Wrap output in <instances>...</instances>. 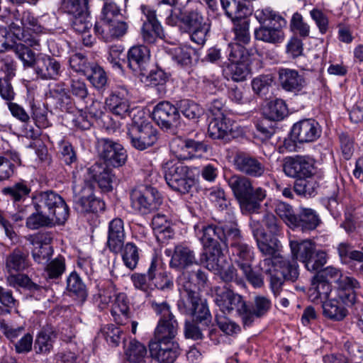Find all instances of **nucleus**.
Returning a JSON list of instances; mask_svg holds the SVG:
<instances>
[{
    "instance_id": "1",
    "label": "nucleus",
    "mask_w": 363,
    "mask_h": 363,
    "mask_svg": "<svg viewBox=\"0 0 363 363\" xmlns=\"http://www.w3.org/2000/svg\"><path fill=\"white\" fill-rule=\"evenodd\" d=\"M250 227L260 252L269 257L264 259L262 264L269 267L270 264L279 267L286 279H297L298 277V265L295 261L290 262L279 255L281 244L274 236L267 235L262 228L259 221L251 219Z\"/></svg>"
},
{
    "instance_id": "2",
    "label": "nucleus",
    "mask_w": 363,
    "mask_h": 363,
    "mask_svg": "<svg viewBox=\"0 0 363 363\" xmlns=\"http://www.w3.org/2000/svg\"><path fill=\"white\" fill-rule=\"evenodd\" d=\"M180 300L178 301L179 310L189 314L198 322L207 324L211 320V313L206 301L199 296V287L193 284L189 275L182 273L177 278Z\"/></svg>"
},
{
    "instance_id": "3",
    "label": "nucleus",
    "mask_w": 363,
    "mask_h": 363,
    "mask_svg": "<svg viewBox=\"0 0 363 363\" xmlns=\"http://www.w3.org/2000/svg\"><path fill=\"white\" fill-rule=\"evenodd\" d=\"M13 50L24 67H33L38 77L43 80H57L63 69L60 62L48 55L35 56L30 48L22 44H16Z\"/></svg>"
},
{
    "instance_id": "4",
    "label": "nucleus",
    "mask_w": 363,
    "mask_h": 363,
    "mask_svg": "<svg viewBox=\"0 0 363 363\" xmlns=\"http://www.w3.org/2000/svg\"><path fill=\"white\" fill-rule=\"evenodd\" d=\"M234 196L239 201L242 208L249 213L257 212L267 196L262 187L254 188L252 181L245 176L233 174L225 177Z\"/></svg>"
},
{
    "instance_id": "5",
    "label": "nucleus",
    "mask_w": 363,
    "mask_h": 363,
    "mask_svg": "<svg viewBox=\"0 0 363 363\" xmlns=\"http://www.w3.org/2000/svg\"><path fill=\"white\" fill-rule=\"evenodd\" d=\"M194 231L203 247L201 261L210 259L213 262L212 257L222 252L219 241L223 240L225 230L216 223L201 221L194 225Z\"/></svg>"
},
{
    "instance_id": "6",
    "label": "nucleus",
    "mask_w": 363,
    "mask_h": 363,
    "mask_svg": "<svg viewBox=\"0 0 363 363\" xmlns=\"http://www.w3.org/2000/svg\"><path fill=\"white\" fill-rule=\"evenodd\" d=\"M144 112L138 111L128 128V135L133 147L144 150L157 140V131L152 123L144 118Z\"/></svg>"
},
{
    "instance_id": "7",
    "label": "nucleus",
    "mask_w": 363,
    "mask_h": 363,
    "mask_svg": "<svg viewBox=\"0 0 363 363\" xmlns=\"http://www.w3.org/2000/svg\"><path fill=\"white\" fill-rule=\"evenodd\" d=\"M162 169L167 185L175 191L186 194L195 184L191 169L181 162L169 160Z\"/></svg>"
},
{
    "instance_id": "8",
    "label": "nucleus",
    "mask_w": 363,
    "mask_h": 363,
    "mask_svg": "<svg viewBox=\"0 0 363 363\" xmlns=\"http://www.w3.org/2000/svg\"><path fill=\"white\" fill-rule=\"evenodd\" d=\"M152 307L160 315V318L155 330L154 338L150 342H177L174 338L177 334L178 323L171 312L169 306L165 302L152 303Z\"/></svg>"
},
{
    "instance_id": "9",
    "label": "nucleus",
    "mask_w": 363,
    "mask_h": 363,
    "mask_svg": "<svg viewBox=\"0 0 363 363\" xmlns=\"http://www.w3.org/2000/svg\"><path fill=\"white\" fill-rule=\"evenodd\" d=\"M180 28L190 35L192 42L203 45L206 41V36L210 30V23L203 13L199 10H191L181 15Z\"/></svg>"
},
{
    "instance_id": "10",
    "label": "nucleus",
    "mask_w": 363,
    "mask_h": 363,
    "mask_svg": "<svg viewBox=\"0 0 363 363\" xmlns=\"http://www.w3.org/2000/svg\"><path fill=\"white\" fill-rule=\"evenodd\" d=\"M36 205L50 218H52L55 224H64L69 217L68 206L62 197L54 191L41 192Z\"/></svg>"
},
{
    "instance_id": "11",
    "label": "nucleus",
    "mask_w": 363,
    "mask_h": 363,
    "mask_svg": "<svg viewBox=\"0 0 363 363\" xmlns=\"http://www.w3.org/2000/svg\"><path fill=\"white\" fill-rule=\"evenodd\" d=\"M83 177V182L81 184H76L77 179H74L73 191L74 199L77 205L80 207L81 211L96 213L104 211L105 208L104 202L94 195V183L87 178V176ZM79 176L77 177V179Z\"/></svg>"
},
{
    "instance_id": "12",
    "label": "nucleus",
    "mask_w": 363,
    "mask_h": 363,
    "mask_svg": "<svg viewBox=\"0 0 363 363\" xmlns=\"http://www.w3.org/2000/svg\"><path fill=\"white\" fill-rule=\"evenodd\" d=\"M162 203L159 191L150 186L143 189H133L130 194V205L133 210L140 214H147L157 209Z\"/></svg>"
},
{
    "instance_id": "13",
    "label": "nucleus",
    "mask_w": 363,
    "mask_h": 363,
    "mask_svg": "<svg viewBox=\"0 0 363 363\" xmlns=\"http://www.w3.org/2000/svg\"><path fill=\"white\" fill-rule=\"evenodd\" d=\"M171 152L179 160H191L199 157L207 152V146L201 142L194 140H184L176 138L169 143Z\"/></svg>"
},
{
    "instance_id": "14",
    "label": "nucleus",
    "mask_w": 363,
    "mask_h": 363,
    "mask_svg": "<svg viewBox=\"0 0 363 363\" xmlns=\"http://www.w3.org/2000/svg\"><path fill=\"white\" fill-rule=\"evenodd\" d=\"M98 150L100 157L108 165L114 167L125 164L127 155L123 147L118 143L108 138H101L98 142Z\"/></svg>"
},
{
    "instance_id": "15",
    "label": "nucleus",
    "mask_w": 363,
    "mask_h": 363,
    "mask_svg": "<svg viewBox=\"0 0 363 363\" xmlns=\"http://www.w3.org/2000/svg\"><path fill=\"white\" fill-rule=\"evenodd\" d=\"M141 11L145 16L140 28V35L143 41L148 44L156 42L157 38L164 37L162 26L157 18L155 11L146 6H141Z\"/></svg>"
},
{
    "instance_id": "16",
    "label": "nucleus",
    "mask_w": 363,
    "mask_h": 363,
    "mask_svg": "<svg viewBox=\"0 0 363 363\" xmlns=\"http://www.w3.org/2000/svg\"><path fill=\"white\" fill-rule=\"evenodd\" d=\"M26 240L33 245L32 256L38 264L46 263L52 255L53 250L50 244L52 240L50 232H40L29 235Z\"/></svg>"
},
{
    "instance_id": "17",
    "label": "nucleus",
    "mask_w": 363,
    "mask_h": 363,
    "mask_svg": "<svg viewBox=\"0 0 363 363\" xmlns=\"http://www.w3.org/2000/svg\"><path fill=\"white\" fill-rule=\"evenodd\" d=\"M214 301L225 315L244 311L246 303L241 296L226 287L217 290Z\"/></svg>"
},
{
    "instance_id": "18",
    "label": "nucleus",
    "mask_w": 363,
    "mask_h": 363,
    "mask_svg": "<svg viewBox=\"0 0 363 363\" xmlns=\"http://www.w3.org/2000/svg\"><path fill=\"white\" fill-rule=\"evenodd\" d=\"M87 176L94 184L97 183L99 188L103 191H110L112 190L113 175L109 169L99 164H94L90 167L82 168L79 171L73 173V178L77 180L81 176Z\"/></svg>"
},
{
    "instance_id": "19",
    "label": "nucleus",
    "mask_w": 363,
    "mask_h": 363,
    "mask_svg": "<svg viewBox=\"0 0 363 363\" xmlns=\"http://www.w3.org/2000/svg\"><path fill=\"white\" fill-rule=\"evenodd\" d=\"M283 169L288 177L298 179L309 178L313 174L314 162L308 156L291 157L286 160Z\"/></svg>"
},
{
    "instance_id": "20",
    "label": "nucleus",
    "mask_w": 363,
    "mask_h": 363,
    "mask_svg": "<svg viewBox=\"0 0 363 363\" xmlns=\"http://www.w3.org/2000/svg\"><path fill=\"white\" fill-rule=\"evenodd\" d=\"M128 96V91L124 87H118L114 90L106 99L105 104L108 111L121 119L129 116L132 109Z\"/></svg>"
},
{
    "instance_id": "21",
    "label": "nucleus",
    "mask_w": 363,
    "mask_h": 363,
    "mask_svg": "<svg viewBox=\"0 0 363 363\" xmlns=\"http://www.w3.org/2000/svg\"><path fill=\"white\" fill-rule=\"evenodd\" d=\"M321 134L318 123L313 119H305L295 123L291 130V138L299 143L316 140Z\"/></svg>"
},
{
    "instance_id": "22",
    "label": "nucleus",
    "mask_w": 363,
    "mask_h": 363,
    "mask_svg": "<svg viewBox=\"0 0 363 363\" xmlns=\"http://www.w3.org/2000/svg\"><path fill=\"white\" fill-rule=\"evenodd\" d=\"M234 168L252 177H260L265 172V167L257 157L245 152H238L233 157Z\"/></svg>"
},
{
    "instance_id": "23",
    "label": "nucleus",
    "mask_w": 363,
    "mask_h": 363,
    "mask_svg": "<svg viewBox=\"0 0 363 363\" xmlns=\"http://www.w3.org/2000/svg\"><path fill=\"white\" fill-rule=\"evenodd\" d=\"M152 118L162 128L177 125L179 119L178 108L169 101H162L152 111Z\"/></svg>"
},
{
    "instance_id": "24",
    "label": "nucleus",
    "mask_w": 363,
    "mask_h": 363,
    "mask_svg": "<svg viewBox=\"0 0 363 363\" xmlns=\"http://www.w3.org/2000/svg\"><path fill=\"white\" fill-rule=\"evenodd\" d=\"M128 67L135 74L144 75L150 57V52L145 45L132 46L126 55Z\"/></svg>"
},
{
    "instance_id": "25",
    "label": "nucleus",
    "mask_w": 363,
    "mask_h": 363,
    "mask_svg": "<svg viewBox=\"0 0 363 363\" xmlns=\"http://www.w3.org/2000/svg\"><path fill=\"white\" fill-rule=\"evenodd\" d=\"M126 234L124 223L121 218H116L108 223L106 245L108 250L118 254L125 242Z\"/></svg>"
},
{
    "instance_id": "26",
    "label": "nucleus",
    "mask_w": 363,
    "mask_h": 363,
    "mask_svg": "<svg viewBox=\"0 0 363 363\" xmlns=\"http://www.w3.org/2000/svg\"><path fill=\"white\" fill-rule=\"evenodd\" d=\"M164 252L166 256L172 257L169 262L170 267L177 270L184 269L196 263L194 251L184 245L176 246L173 253L171 249H165Z\"/></svg>"
},
{
    "instance_id": "27",
    "label": "nucleus",
    "mask_w": 363,
    "mask_h": 363,
    "mask_svg": "<svg viewBox=\"0 0 363 363\" xmlns=\"http://www.w3.org/2000/svg\"><path fill=\"white\" fill-rule=\"evenodd\" d=\"M149 348L152 359L154 358L160 363H174L180 354L177 342H150Z\"/></svg>"
},
{
    "instance_id": "28",
    "label": "nucleus",
    "mask_w": 363,
    "mask_h": 363,
    "mask_svg": "<svg viewBox=\"0 0 363 363\" xmlns=\"http://www.w3.org/2000/svg\"><path fill=\"white\" fill-rule=\"evenodd\" d=\"M359 287L354 277L342 275L337 281V296L345 306H352L357 299L356 290Z\"/></svg>"
},
{
    "instance_id": "29",
    "label": "nucleus",
    "mask_w": 363,
    "mask_h": 363,
    "mask_svg": "<svg viewBox=\"0 0 363 363\" xmlns=\"http://www.w3.org/2000/svg\"><path fill=\"white\" fill-rule=\"evenodd\" d=\"M9 27L13 35L22 42L19 44H22L28 48H33L38 51L41 50L40 33L43 30L38 31L33 29H22L21 26L15 22H12Z\"/></svg>"
},
{
    "instance_id": "30",
    "label": "nucleus",
    "mask_w": 363,
    "mask_h": 363,
    "mask_svg": "<svg viewBox=\"0 0 363 363\" xmlns=\"http://www.w3.org/2000/svg\"><path fill=\"white\" fill-rule=\"evenodd\" d=\"M218 255L212 257L214 258L213 262H210V259L203 261L206 268L214 272L215 274H219L224 281H232L236 277L235 267L227 263L223 252Z\"/></svg>"
},
{
    "instance_id": "31",
    "label": "nucleus",
    "mask_w": 363,
    "mask_h": 363,
    "mask_svg": "<svg viewBox=\"0 0 363 363\" xmlns=\"http://www.w3.org/2000/svg\"><path fill=\"white\" fill-rule=\"evenodd\" d=\"M8 284L13 288L21 287L29 291L36 299L45 296L48 289L33 283L30 279L22 274H9L6 277Z\"/></svg>"
},
{
    "instance_id": "32",
    "label": "nucleus",
    "mask_w": 363,
    "mask_h": 363,
    "mask_svg": "<svg viewBox=\"0 0 363 363\" xmlns=\"http://www.w3.org/2000/svg\"><path fill=\"white\" fill-rule=\"evenodd\" d=\"M279 77L282 88L287 91L298 92L306 85L304 77L296 69L281 68L279 70Z\"/></svg>"
},
{
    "instance_id": "33",
    "label": "nucleus",
    "mask_w": 363,
    "mask_h": 363,
    "mask_svg": "<svg viewBox=\"0 0 363 363\" xmlns=\"http://www.w3.org/2000/svg\"><path fill=\"white\" fill-rule=\"evenodd\" d=\"M230 250L233 260L240 269L249 270V266L252 265L254 259L252 247L243 241L230 244Z\"/></svg>"
},
{
    "instance_id": "34",
    "label": "nucleus",
    "mask_w": 363,
    "mask_h": 363,
    "mask_svg": "<svg viewBox=\"0 0 363 363\" xmlns=\"http://www.w3.org/2000/svg\"><path fill=\"white\" fill-rule=\"evenodd\" d=\"M285 27L260 24V26L255 30V38L256 40L264 43L273 45L280 44L284 42L286 37L284 31Z\"/></svg>"
},
{
    "instance_id": "35",
    "label": "nucleus",
    "mask_w": 363,
    "mask_h": 363,
    "mask_svg": "<svg viewBox=\"0 0 363 363\" xmlns=\"http://www.w3.org/2000/svg\"><path fill=\"white\" fill-rule=\"evenodd\" d=\"M124 354L129 363H152L151 356L147 354L144 345L136 340H130L124 345Z\"/></svg>"
},
{
    "instance_id": "36",
    "label": "nucleus",
    "mask_w": 363,
    "mask_h": 363,
    "mask_svg": "<svg viewBox=\"0 0 363 363\" xmlns=\"http://www.w3.org/2000/svg\"><path fill=\"white\" fill-rule=\"evenodd\" d=\"M233 130V121L227 116L212 118L208 128V136L214 140L229 138Z\"/></svg>"
},
{
    "instance_id": "37",
    "label": "nucleus",
    "mask_w": 363,
    "mask_h": 363,
    "mask_svg": "<svg viewBox=\"0 0 363 363\" xmlns=\"http://www.w3.org/2000/svg\"><path fill=\"white\" fill-rule=\"evenodd\" d=\"M332 292L330 283L320 276H315L311 281L308 291V296L312 302H321L327 301Z\"/></svg>"
},
{
    "instance_id": "38",
    "label": "nucleus",
    "mask_w": 363,
    "mask_h": 363,
    "mask_svg": "<svg viewBox=\"0 0 363 363\" xmlns=\"http://www.w3.org/2000/svg\"><path fill=\"white\" fill-rule=\"evenodd\" d=\"M321 223L317 212L309 208H301L298 216H296V224L292 228H299L303 232L315 230Z\"/></svg>"
},
{
    "instance_id": "39",
    "label": "nucleus",
    "mask_w": 363,
    "mask_h": 363,
    "mask_svg": "<svg viewBox=\"0 0 363 363\" xmlns=\"http://www.w3.org/2000/svg\"><path fill=\"white\" fill-rule=\"evenodd\" d=\"M315 246V243L308 239L290 238L289 247L294 259L291 262L295 261L296 262V260H298L304 263L312 255ZM289 261L291 262V260Z\"/></svg>"
},
{
    "instance_id": "40",
    "label": "nucleus",
    "mask_w": 363,
    "mask_h": 363,
    "mask_svg": "<svg viewBox=\"0 0 363 363\" xmlns=\"http://www.w3.org/2000/svg\"><path fill=\"white\" fill-rule=\"evenodd\" d=\"M111 313L116 323L123 325L128 318L129 301L125 293L116 292L112 301Z\"/></svg>"
},
{
    "instance_id": "41",
    "label": "nucleus",
    "mask_w": 363,
    "mask_h": 363,
    "mask_svg": "<svg viewBox=\"0 0 363 363\" xmlns=\"http://www.w3.org/2000/svg\"><path fill=\"white\" fill-rule=\"evenodd\" d=\"M47 96L55 99L57 107L62 111H68L71 108L72 98L65 88V83L50 84Z\"/></svg>"
},
{
    "instance_id": "42",
    "label": "nucleus",
    "mask_w": 363,
    "mask_h": 363,
    "mask_svg": "<svg viewBox=\"0 0 363 363\" xmlns=\"http://www.w3.org/2000/svg\"><path fill=\"white\" fill-rule=\"evenodd\" d=\"M233 23V33L234 37L233 38V43H240L246 45L250 42V21L247 18H244L242 15H235L232 19Z\"/></svg>"
},
{
    "instance_id": "43",
    "label": "nucleus",
    "mask_w": 363,
    "mask_h": 363,
    "mask_svg": "<svg viewBox=\"0 0 363 363\" xmlns=\"http://www.w3.org/2000/svg\"><path fill=\"white\" fill-rule=\"evenodd\" d=\"M152 226L160 242H163L174 235L172 222L165 215L160 213L155 215L152 220Z\"/></svg>"
},
{
    "instance_id": "44",
    "label": "nucleus",
    "mask_w": 363,
    "mask_h": 363,
    "mask_svg": "<svg viewBox=\"0 0 363 363\" xmlns=\"http://www.w3.org/2000/svg\"><path fill=\"white\" fill-rule=\"evenodd\" d=\"M255 17L260 24L271 26H286V20L278 11L270 7L257 9L255 12Z\"/></svg>"
},
{
    "instance_id": "45",
    "label": "nucleus",
    "mask_w": 363,
    "mask_h": 363,
    "mask_svg": "<svg viewBox=\"0 0 363 363\" xmlns=\"http://www.w3.org/2000/svg\"><path fill=\"white\" fill-rule=\"evenodd\" d=\"M323 314L330 320L340 321L347 315V310L337 299H328L322 303Z\"/></svg>"
},
{
    "instance_id": "46",
    "label": "nucleus",
    "mask_w": 363,
    "mask_h": 363,
    "mask_svg": "<svg viewBox=\"0 0 363 363\" xmlns=\"http://www.w3.org/2000/svg\"><path fill=\"white\" fill-rule=\"evenodd\" d=\"M156 265L150 263L147 274H133L130 279L134 286L144 292L153 290L152 280L155 278Z\"/></svg>"
},
{
    "instance_id": "47",
    "label": "nucleus",
    "mask_w": 363,
    "mask_h": 363,
    "mask_svg": "<svg viewBox=\"0 0 363 363\" xmlns=\"http://www.w3.org/2000/svg\"><path fill=\"white\" fill-rule=\"evenodd\" d=\"M116 289L112 282L107 281L101 288L98 293L94 295L93 301L95 304L101 309L106 308L109 303L112 302L116 294Z\"/></svg>"
},
{
    "instance_id": "48",
    "label": "nucleus",
    "mask_w": 363,
    "mask_h": 363,
    "mask_svg": "<svg viewBox=\"0 0 363 363\" xmlns=\"http://www.w3.org/2000/svg\"><path fill=\"white\" fill-rule=\"evenodd\" d=\"M29 266L26 254L20 250H14L6 258V267L9 274L25 270Z\"/></svg>"
},
{
    "instance_id": "49",
    "label": "nucleus",
    "mask_w": 363,
    "mask_h": 363,
    "mask_svg": "<svg viewBox=\"0 0 363 363\" xmlns=\"http://www.w3.org/2000/svg\"><path fill=\"white\" fill-rule=\"evenodd\" d=\"M151 263L156 265L155 278L152 280L153 289L157 288L164 290L171 288L173 286L172 278L163 270L160 260L157 257H153Z\"/></svg>"
},
{
    "instance_id": "50",
    "label": "nucleus",
    "mask_w": 363,
    "mask_h": 363,
    "mask_svg": "<svg viewBox=\"0 0 363 363\" xmlns=\"http://www.w3.org/2000/svg\"><path fill=\"white\" fill-rule=\"evenodd\" d=\"M265 272L267 273H269L270 274V279H269V288L273 293L274 296H277L279 295L282 286L284 284V280H289L291 281H294L296 279H286L280 268L278 267H276L274 265H272V267H268L265 269Z\"/></svg>"
},
{
    "instance_id": "51",
    "label": "nucleus",
    "mask_w": 363,
    "mask_h": 363,
    "mask_svg": "<svg viewBox=\"0 0 363 363\" xmlns=\"http://www.w3.org/2000/svg\"><path fill=\"white\" fill-rule=\"evenodd\" d=\"M123 262L129 269H134L139 261V250L138 247L133 242H127L123 244L121 251Z\"/></svg>"
},
{
    "instance_id": "52",
    "label": "nucleus",
    "mask_w": 363,
    "mask_h": 363,
    "mask_svg": "<svg viewBox=\"0 0 363 363\" xmlns=\"http://www.w3.org/2000/svg\"><path fill=\"white\" fill-rule=\"evenodd\" d=\"M288 113L289 111L285 101L277 99L268 104L266 115L271 121H281L288 115Z\"/></svg>"
},
{
    "instance_id": "53",
    "label": "nucleus",
    "mask_w": 363,
    "mask_h": 363,
    "mask_svg": "<svg viewBox=\"0 0 363 363\" xmlns=\"http://www.w3.org/2000/svg\"><path fill=\"white\" fill-rule=\"evenodd\" d=\"M226 55L230 63L250 62V55L245 45L238 43H230L226 50Z\"/></svg>"
},
{
    "instance_id": "54",
    "label": "nucleus",
    "mask_w": 363,
    "mask_h": 363,
    "mask_svg": "<svg viewBox=\"0 0 363 363\" xmlns=\"http://www.w3.org/2000/svg\"><path fill=\"white\" fill-rule=\"evenodd\" d=\"M195 50L191 46H177L168 50L172 60L181 65H187L191 62V56Z\"/></svg>"
},
{
    "instance_id": "55",
    "label": "nucleus",
    "mask_w": 363,
    "mask_h": 363,
    "mask_svg": "<svg viewBox=\"0 0 363 363\" xmlns=\"http://www.w3.org/2000/svg\"><path fill=\"white\" fill-rule=\"evenodd\" d=\"M67 289L82 301L87 296L86 286L76 272H72L67 277Z\"/></svg>"
},
{
    "instance_id": "56",
    "label": "nucleus",
    "mask_w": 363,
    "mask_h": 363,
    "mask_svg": "<svg viewBox=\"0 0 363 363\" xmlns=\"http://www.w3.org/2000/svg\"><path fill=\"white\" fill-rule=\"evenodd\" d=\"M36 213H32L26 220V226L32 230H36L41 227L52 226L55 223L52 221V218H50L43 210L37 208L35 205Z\"/></svg>"
},
{
    "instance_id": "57",
    "label": "nucleus",
    "mask_w": 363,
    "mask_h": 363,
    "mask_svg": "<svg viewBox=\"0 0 363 363\" xmlns=\"http://www.w3.org/2000/svg\"><path fill=\"white\" fill-rule=\"evenodd\" d=\"M274 211L277 215L290 228L296 222V215L292 207L283 201H277L275 203Z\"/></svg>"
},
{
    "instance_id": "58",
    "label": "nucleus",
    "mask_w": 363,
    "mask_h": 363,
    "mask_svg": "<svg viewBox=\"0 0 363 363\" xmlns=\"http://www.w3.org/2000/svg\"><path fill=\"white\" fill-rule=\"evenodd\" d=\"M226 71L233 81L242 82L250 74V62L229 63Z\"/></svg>"
},
{
    "instance_id": "59",
    "label": "nucleus",
    "mask_w": 363,
    "mask_h": 363,
    "mask_svg": "<svg viewBox=\"0 0 363 363\" xmlns=\"http://www.w3.org/2000/svg\"><path fill=\"white\" fill-rule=\"evenodd\" d=\"M2 192L4 194L9 196L14 201H20L28 196L30 189L26 182L22 181L3 189Z\"/></svg>"
},
{
    "instance_id": "60",
    "label": "nucleus",
    "mask_w": 363,
    "mask_h": 363,
    "mask_svg": "<svg viewBox=\"0 0 363 363\" xmlns=\"http://www.w3.org/2000/svg\"><path fill=\"white\" fill-rule=\"evenodd\" d=\"M179 109L184 116L189 120L198 119L203 112L199 104L189 99L180 101Z\"/></svg>"
},
{
    "instance_id": "61",
    "label": "nucleus",
    "mask_w": 363,
    "mask_h": 363,
    "mask_svg": "<svg viewBox=\"0 0 363 363\" xmlns=\"http://www.w3.org/2000/svg\"><path fill=\"white\" fill-rule=\"evenodd\" d=\"M55 335L52 333L40 331L35 342L36 353L47 354L52 349Z\"/></svg>"
},
{
    "instance_id": "62",
    "label": "nucleus",
    "mask_w": 363,
    "mask_h": 363,
    "mask_svg": "<svg viewBox=\"0 0 363 363\" xmlns=\"http://www.w3.org/2000/svg\"><path fill=\"white\" fill-rule=\"evenodd\" d=\"M328 261V255L323 250H313L312 255L303 263L305 267L311 272L318 271L321 269Z\"/></svg>"
},
{
    "instance_id": "63",
    "label": "nucleus",
    "mask_w": 363,
    "mask_h": 363,
    "mask_svg": "<svg viewBox=\"0 0 363 363\" xmlns=\"http://www.w3.org/2000/svg\"><path fill=\"white\" fill-rule=\"evenodd\" d=\"M65 271V261L62 256H58L50 262L45 269L47 279L60 278Z\"/></svg>"
},
{
    "instance_id": "64",
    "label": "nucleus",
    "mask_w": 363,
    "mask_h": 363,
    "mask_svg": "<svg viewBox=\"0 0 363 363\" xmlns=\"http://www.w3.org/2000/svg\"><path fill=\"white\" fill-rule=\"evenodd\" d=\"M87 77L90 82L97 89L105 86L107 78L104 69L97 65H92L89 67Z\"/></svg>"
}]
</instances>
